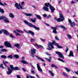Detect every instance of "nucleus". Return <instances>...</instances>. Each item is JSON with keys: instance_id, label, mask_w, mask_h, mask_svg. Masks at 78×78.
Segmentation results:
<instances>
[{"instance_id": "c756f323", "label": "nucleus", "mask_w": 78, "mask_h": 78, "mask_svg": "<svg viewBox=\"0 0 78 78\" xmlns=\"http://www.w3.org/2000/svg\"><path fill=\"white\" fill-rule=\"evenodd\" d=\"M65 70L67 72H71V70L70 69L68 68H67L66 67H65Z\"/></svg>"}, {"instance_id": "864d4df0", "label": "nucleus", "mask_w": 78, "mask_h": 78, "mask_svg": "<svg viewBox=\"0 0 78 78\" xmlns=\"http://www.w3.org/2000/svg\"><path fill=\"white\" fill-rule=\"evenodd\" d=\"M22 69L24 71V72H26V71H26V70H25V69L23 68H22Z\"/></svg>"}, {"instance_id": "bb28decb", "label": "nucleus", "mask_w": 78, "mask_h": 78, "mask_svg": "<svg viewBox=\"0 0 78 78\" xmlns=\"http://www.w3.org/2000/svg\"><path fill=\"white\" fill-rule=\"evenodd\" d=\"M0 51H2V52H6V51H7V50L6 49L3 48Z\"/></svg>"}, {"instance_id": "58836bf2", "label": "nucleus", "mask_w": 78, "mask_h": 78, "mask_svg": "<svg viewBox=\"0 0 78 78\" xmlns=\"http://www.w3.org/2000/svg\"><path fill=\"white\" fill-rule=\"evenodd\" d=\"M0 12L2 13L5 12V11H4L3 9H2L1 7H0Z\"/></svg>"}, {"instance_id": "8fccbe9b", "label": "nucleus", "mask_w": 78, "mask_h": 78, "mask_svg": "<svg viewBox=\"0 0 78 78\" xmlns=\"http://www.w3.org/2000/svg\"><path fill=\"white\" fill-rule=\"evenodd\" d=\"M55 38L56 40H57V41H59V38L55 36Z\"/></svg>"}, {"instance_id": "e2e57ef3", "label": "nucleus", "mask_w": 78, "mask_h": 78, "mask_svg": "<svg viewBox=\"0 0 78 78\" xmlns=\"http://www.w3.org/2000/svg\"><path fill=\"white\" fill-rule=\"evenodd\" d=\"M20 9H23V8H22V5L20 6Z\"/></svg>"}, {"instance_id": "49530a36", "label": "nucleus", "mask_w": 78, "mask_h": 78, "mask_svg": "<svg viewBox=\"0 0 78 78\" xmlns=\"http://www.w3.org/2000/svg\"><path fill=\"white\" fill-rule=\"evenodd\" d=\"M8 58H10V59H12V55H9L7 57Z\"/></svg>"}, {"instance_id": "4c0bfd02", "label": "nucleus", "mask_w": 78, "mask_h": 78, "mask_svg": "<svg viewBox=\"0 0 78 78\" xmlns=\"http://www.w3.org/2000/svg\"><path fill=\"white\" fill-rule=\"evenodd\" d=\"M51 67H55V68H56V69H58V67L56 66L54 64H52Z\"/></svg>"}, {"instance_id": "7ed1b4c3", "label": "nucleus", "mask_w": 78, "mask_h": 78, "mask_svg": "<svg viewBox=\"0 0 78 78\" xmlns=\"http://www.w3.org/2000/svg\"><path fill=\"white\" fill-rule=\"evenodd\" d=\"M36 50L34 49V48L30 50L32 56L33 57H34V56H35L36 57V58H37L38 59H41L42 61H43V62H45L44 60L42 58H40L39 57H38L37 55H34V54H35V53H36Z\"/></svg>"}, {"instance_id": "6ab92c4d", "label": "nucleus", "mask_w": 78, "mask_h": 78, "mask_svg": "<svg viewBox=\"0 0 78 78\" xmlns=\"http://www.w3.org/2000/svg\"><path fill=\"white\" fill-rule=\"evenodd\" d=\"M14 46V47H16L20 49V44L18 43L15 44Z\"/></svg>"}, {"instance_id": "37998d69", "label": "nucleus", "mask_w": 78, "mask_h": 78, "mask_svg": "<svg viewBox=\"0 0 78 78\" xmlns=\"http://www.w3.org/2000/svg\"><path fill=\"white\" fill-rule=\"evenodd\" d=\"M35 39L31 38L30 39V42H31L32 41H35Z\"/></svg>"}, {"instance_id": "69168bd1", "label": "nucleus", "mask_w": 78, "mask_h": 78, "mask_svg": "<svg viewBox=\"0 0 78 78\" xmlns=\"http://www.w3.org/2000/svg\"><path fill=\"white\" fill-rule=\"evenodd\" d=\"M24 2H22V3H21V5H23L24 4Z\"/></svg>"}, {"instance_id": "423d86ee", "label": "nucleus", "mask_w": 78, "mask_h": 78, "mask_svg": "<svg viewBox=\"0 0 78 78\" xmlns=\"http://www.w3.org/2000/svg\"><path fill=\"white\" fill-rule=\"evenodd\" d=\"M4 45L5 47H9V48H11L12 49L14 48L12 47L10 42H8L6 41L4 42Z\"/></svg>"}, {"instance_id": "a878e982", "label": "nucleus", "mask_w": 78, "mask_h": 78, "mask_svg": "<svg viewBox=\"0 0 78 78\" xmlns=\"http://www.w3.org/2000/svg\"><path fill=\"white\" fill-rule=\"evenodd\" d=\"M51 58H52V57H49V59H48L47 58H46L45 59H46V60H47V61H49V62H51Z\"/></svg>"}, {"instance_id": "13d9d810", "label": "nucleus", "mask_w": 78, "mask_h": 78, "mask_svg": "<svg viewBox=\"0 0 78 78\" xmlns=\"http://www.w3.org/2000/svg\"><path fill=\"white\" fill-rule=\"evenodd\" d=\"M50 46H48V48H49V50H51V47H50Z\"/></svg>"}, {"instance_id": "0eeeda50", "label": "nucleus", "mask_w": 78, "mask_h": 78, "mask_svg": "<svg viewBox=\"0 0 78 78\" xmlns=\"http://www.w3.org/2000/svg\"><path fill=\"white\" fill-rule=\"evenodd\" d=\"M56 54L58 55V56L59 58H62V59H64V57L62 54L59 51L55 52Z\"/></svg>"}, {"instance_id": "4d7b16f0", "label": "nucleus", "mask_w": 78, "mask_h": 78, "mask_svg": "<svg viewBox=\"0 0 78 78\" xmlns=\"http://www.w3.org/2000/svg\"><path fill=\"white\" fill-rule=\"evenodd\" d=\"M3 64H4V65H5V67H8V66H7L6 64L4 62H3Z\"/></svg>"}, {"instance_id": "3c124183", "label": "nucleus", "mask_w": 78, "mask_h": 78, "mask_svg": "<svg viewBox=\"0 0 78 78\" xmlns=\"http://www.w3.org/2000/svg\"><path fill=\"white\" fill-rule=\"evenodd\" d=\"M17 78H21V77H20V75H17Z\"/></svg>"}, {"instance_id": "7c9ffc66", "label": "nucleus", "mask_w": 78, "mask_h": 78, "mask_svg": "<svg viewBox=\"0 0 78 78\" xmlns=\"http://www.w3.org/2000/svg\"><path fill=\"white\" fill-rule=\"evenodd\" d=\"M48 46H50L51 47V48H54V47L53 46V44H51V43H48Z\"/></svg>"}, {"instance_id": "cd10ccee", "label": "nucleus", "mask_w": 78, "mask_h": 78, "mask_svg": "<svg viewBox=\"0 0 78 78\" xmlns=\"http://www.w3.org/2000/svg\"><path fill=\"white\" fill-rule=\"evenodd\" d=\"M9 16L11 18H14V15L12 13H10L9 14Z\"/></svg>"}, {"instance_id": "774afa93", "label": "nucleus", "mask_w": 78, "mask_h": 78, "mask_svg": "<svg viewBox=\"0 0 78 78\" xmlns=\"http://www.w3.org/2000/svg\"><path fill=\"white\" fill-rule=\"evenodd\" d=\"M41 41H45V40L44 39L43 40L41 38Z\"/></svg>"}, {"instance_id": "a18cd8bd", "label": "nucleus", "mask_w": 78, "mask_h": 78, "mask_svg": "<svg viewBox=\"0 0 78 78\" xmlns=\"http://www.w3.org/2000/svg\"><path fill=\"white\" fill-rule=\"evenodd\" d=\"M58 61H61L62 62H64V61H63V60H62L60 58H58Z\"/></svg>"}, {"instance_id": "4468645a", "label": "nucleus", "mask_w": 78, "mask_h": 78, "mask_svg": "<svg viewBox=\"0 0 78 78\" xmlns=\"http://www.w3.org/2000/svg\"><path fill=\"white\" fill-rule=\"evenodd\" d=\"M2 2V1L0 0V5L1 6H5H5H7V4H6V3H4V4Z\"/></svg>"}, {"instance_id": "c03bdc74", "label": "nucleus", "mask_w": 78, "mask_h": 78, "mask_svg": "<svg viewBox=\"0 0 78 78\" xmlns=\"http://www.w3.org/2000/svg\"><path fill=\"white\" fill-rule=\"evenodd\" d=\"M68 37L69 39H72V36L69 34L68 35Z\"/></svg>"}, {"instance_id": "f03ea898", "label": "nucleus", "mask_w": 78, "mask_h": 78, "mask_svg": "<svg viewBox=\"0 0 78 78\" xmlns=\"http://www.w3.org/2000/svg\"><path fill=\"white\" fill-rule=\"evenodd\" d=\"M24 22L25 23V24H26L27 25L30 27H33V28H34L35 30H40V29L39 27L35 26L34 25H33L31 23L28 22L27 20H25L24 21Z\"/></svg>"}, {"instance_id": "79ce46f5", "label": "nucleus", "mask_w": 78, "mask_h": 78, "mask_svg": "<svg viewBox=\"0 0 78 78\" xmlns=\"http://www.w3.org/2000/svg\"><path fill=\"white\" fill-rule=\"evenodd\" d=\"M36 45H37V47H38V48H40V47H42V48H44L43 47V46L41 45H39V46L37 44H36Z\"/></svg>"}, {"instance_id": "ea45409f", "label": "nucleus", "mask_w": 78, "mask_h": 78, "mask_svg": "<svg viewBox=\"0 0 78 78\" xmlns=\"http://www.w3.org/2000/svg\"><path fill=\"white\" fill-rule=\"evenodd\" d=\"M31 73H32V74H35V72H34V70H33V69H31Z\"/></svg>"}, {"instance_id": "e433bc0d", "label": "nucleus", "mask_w": 78, "mask_h": 78, "mask_svg": "<svg viewBox=\"0 0 78 78\" xmlns=\"http://www.w3.org/2000/svg\"><path fill=\"white\" fill-rule=\"evenodd\" d=\"M16 31H17V32H18V33H24L23 31L20 30L18 29H17L16 30Z\"/></svg>"}, {"instance_id": "2f4dec72", "label": "nucleus", "mask_w": 78, "mask_h": 78, "mask_svg": "<svg viewBox=\"0 0 78 78\" xmlns=\"http://www.w3.org/2000/svg\"><path fill=\"white\" fill-rule=\"evenodd\" d=\"M49 73H50V74L51 75V76H54V74L53 73V72H52L51 71L49 70Z\"/></svg>"}, {"instance_id": "f257e3e1", "label": "nucleus", "mask_w": 78, "mask_h": 78, "mask_svg": "<svg viewBox=\"0 0 78 78\" xmlns=\"http://www.w3.org/2000/svg\"><path fill=\"white\" fill-rule=\"evenodd\" d=\"M44 5L46 6L44 7L43 8V10H45L46 11H48V10H49V9L48 7H49V8L50 9H51V12H54V11L55 10V9L54 8L53 6H52L49 3H46L44 4Z\"/></svg>"}, {"instance_id": "b1692460", "label": "nucleus", "mask_w": 78, "mask_h": 78, "mask_svg": "<svg viewBox=\"0 0 78 78\" xmlns=\"http://www.w3.org/2000/svg\"><path fill=\"white\" fill-rule=\"evenodd\" d=\"M20 70V68L18 67H14L13 70Z\"/></svg>"}, {"instance_id": "20e7f679", "label": "nucleus", "mask_w": 78, "mask_h": 78, "mask_svg": "<svg viewBox=\"0 0 78 78\" xmlns=\"http://www.w3.org/2000/svg\"><path fill=\"white\" fill-rule=\"evenodd\" d=\"M9 67L8 66L7 68L8 69V71L7 72V75H10L11 73H12V70H14V66L12 65H10Z\"/></svg>"}, {"instance_id": "c9c22d12", "label": "nucleus", "mask_w": 78, "mask_h": 78, "mask_svg": "<svg viewBox=\"0 0 78 78\" xmlns=\"http://www.w3.org/2000/svg\"><path fill=\"white\" fill-rule=\"evenodd\" d=\"M14 57H15L16 59H18V58H19V55L17 54H15L14 55Z\"/></svg>"}, {"instance_id": "aec40b11", "label": "nucleus", "mask_w": 78, "mask_h": 78, "mask_svg": "<svg viewBox=\"0 0 78 78\" xmlns=\"http://www.w3.org/2000/svg\"><path fill=\"white\" fill-rule=\"evenodd\" d=\"M24 14L26 15V16H28V17H31V16H33V14L31 13L28 14L24 13Z\"/></svg>"}, {"instance_id": "338daca9", "label": "nucleus", "mask_w": 78, "mask_h": 78, "mask_svg": "<svg viewBox=\"0 0 78 78\" xmlns=\"http://www.w3.org/2000/svg\"><path fill=\"white\" fill-rule=\"evenodd\" d=\"M22 59L24 60L25 59V57H23L22 58Z\"/></svg>"}, {"instance_id": "a19ab883", "label": "nucleus", "mask_w": 78, "mask_h": 78, "mask_svg": "<svg viewBox=\"0 0 78 78\" xmlns=\"http://www.w3.org/2000/svg\"><path fill=\"white\" fill-rule=\"evenodd\" d=\"M8 34H9L7 35V36H8V35H9L10 37H12V38H14V36H13V35H12V34H9V33H8Z\"/></svg>"}, {"instance_id": "f8f14e48", "label": "nucleus", "mask_w": 78, "mask_h": 78, "mask_svg": "<svg viewBox=\"0 0 78 78\" xmlns=\"http://www.w3.org/2000/svg\"><path fill=\"white\" fill-rule=\"evenodd\" d=\"M21 6L20 5V4L19 3L18 4V3L16 2L15 3V7H16V8L18 9H20V8H19V6Z\"/></svg>"}, {"instance_id": "473e14b6", "label": "nucleus", "mask_w": 78, "mask_h": 78, "mask_svg": "<svg viewBox=\"0 0 78 78\" xmlns=\"http://www.w3.org/2000/svg\"><path fill=\"white\" fill-rule=\"evenodd\" d=\"M59 27L62 28H63L65 30H67V28L63 26H59Z\"/></svg>"}, {"instance_id": "680f3d73", "label": "nucleus", "mask_w": 78, "mask_h": 78, "mask_svg": "<svg viewBox=\"0 0 78 78\" xmlns=\"http://www.w3.org/2000/svg\"><path fill=\"white\" fill-rule=\"evenodd\" d=\"M36 76H37V78H40L39 77V76H38V75H37V74H36Z\"/></svg>"}, {"instance_id": "5701e85b", "label": "nucleus", "mask_w": 78, "mask_h": 78, "mask_svg": "<svg viewBox=\"0 0 78 78\" xmlns=\"http://www.w3.org/2000/svg\"><path fill=\"white\" fill-rule=\"evenodd\" d=\"M49 43L51 44V45L52 44L53 45H55V44H58L57 43H56V41L55 40H53L52 41V42L51 43L50 42H49Z\"/></svg>"}, {"instance_id": "09e8293b", "label": "nucleus", "mask_w": 78, "mask_h": 78, "mask_svg": "<svg viewBox=\"0 0 78 78\" xmlns=\"http://www.w3.org/2000/svg\"><path fill=\"white\" fill-rule=\"evenodd\" d=\"M43 16L44 18H45L47 16V15L46 14H44L43 15Z\"/></svg>"}, {"instance_id": "6e6d98bb", "label": "nucleus", "mask_w": 78, "mask_h": 78, "mask_svg": "<svg viewBox=\"0 0 78 78\" xmlns=\"http://www.w3.org/2000/svg\"><path fill=\"white\" fill-rule=\"evenodd\" d=\"M3 65L2 64H1V65H0V67L1 68H2L3 67Z\"/></svg>"}, {"instance_id": "9b49d317", "label": "nucleus", "mask_w": 78, "mask_h": 78, "mask_svg": "<svg viewBox=\"0 0 78 78\" xmlns=\"http://www.w3.org/2000/svg\"><path fill=\"white\" fill-rule=\"evenodd\" d=\"M24 31L27 33H29V34H31L32 36H34V33L31 30H28V32L27 31L25 30Z\"/></svg>"}, {"instance_id": "0e129e2a", "label": "nucleus", "mask_w": 78, "mask_h": 78, "mask_svg": "<svg viewBox=\"0 0 78 78\" xmlns=\"http://www.w3.org/2000/svg\"><path fill=\"white\" fill-rule=\"evenodd\" d=\"M71 3L72 4H73V3H75V2H73V1H72L71 2Z\"/></svg>"}, {"instance_id": "393cba45", "label": "nucleus", "mask_w": 78, "mask_h": 78, "mask_svg": "<svg viewBox=\"0 0 78 78\" xmlns=\"http://www.w3.org/2000/svg\"><path fill=\"white\" fill-rule=\"evenodd\" d=\"M35 16L38 19H39V20H42V18H41V17L39 15L37 14H35Z\"/></svg>"}, {"instance_id": "2eb2a0df", "label": "nucleus", "mask_w": 78, "mask_h": 78, "mask_svg": "<svg viewBox=\"0 0 78 78\" xmlns=\"http://www.w3.org/2000/svg\"><path fill=\"white\" fill-rule=\"evenodd\" d=\"M13 31L14 33H15V35L16 36H21V35L19 33H17V31L16 30H14Z\"/></svg>"}, {"instance_id": "de8ad7c7", "label": "nucleus", "mask_w": 78, "mask_h": 78, "mask_svg": "<svg viewBox=\"0 0 78 78\" xmlns=\"http://www.w3.org/2000/svg\"><path fill=\"white\" fill-rule=\"evenodd\" d=\"M66 49L65 50V51L66 52H67V51H68V50H69V48L67 47L66 46Z\"/></svg>"}, {"instance_id": "72a5a7b5", "label": "nucleus", "mask_w": 78, "mask_h": 78, "mask_svg": "<svg viewBox=\"0 0 78 78\" xmlns=\"http://www.w3.org/2000/svg\"><path fill=\"white\" fill-rule=\"evenodd\" d=\"M1 58H4V59H6V58H7V57H6V56L4 55H1Z\"/></svg>"}, {"instance_id": "f3484780", "label": "nucleus", "mask_w": 78, "mask_h": 78, "mask_svg": "<svg viewBox=\"0 0 78 78\" xmlns=\"http://www.w3.org/2000/svg\"><path fill=\"white\" fill-rule=\"evenodd\" d=\"M56 20L58 22H62L64 20L62 19L61 18L56 19Z\"/></svg>"}, {"instance_id": "1a4fd4ad", "label": "nucleus", "mask_w": 78, "mask_h": 78, "mask_svg": "<svg viewBox=\"0 0 78 78\" xmlns=\"http://www.w3.org/2000/svg\"><path fill=\"white\" fill-rule=\"evenodd\" d=\"M58 26H56L55 27H51V28L54 30H53V32L54 33H55V34H57L58 33V32L56 31V30H57V29H58Z\"/></svg>"}, {"instance_id": "dca6fc26", "label": "nucleus", "mask_w": 78, "mask_h": 78, "mask_svg": "<svg viewBox=\"0 0 78 78\" xmlns=\"http://www.w3.org/2000/svg\"><path fill=\"white\" fill-rule=\"evenodd\" d=\"M30 20L33 23H35L36 22V18H34V19L32 18H30Z\"/></svg>"}, {"instance_id": "a211bd4d", "label": "nucleus", "mask_w": 78, "mask_h": 78, "mask_svg": "<svg viewBox=\"0 0 78 78\" xmlns=\"http://www.w3.org/2000/svg\"><path fill=\"white\" fill-rule=\"evenodd\" d=\"M69 57H70V56H72L73 57H74V56L73 55V53L72 51H70L69 54Z\"/></svg>"}, {"instance_id": "39448f33", "label": "nucleus", "mask_w": 78, "mask_h": 78, "mask_svg": "<svg viewBox=\"0 0 78 78\" xmlns=\"http://www.w3.org/2000/svg\"><path fill=\"white\" fill-rule=\"evenodd\" d=\"M3 20V21L5 23H9V21L8 20V19L5 16L2 15V16H0V20Z\"/></svg>"}, {"instance_id": "bf43d9fd", "label": "nucleus", "mask_w": 78, "mask_h": 78, "mask_svg": "<svg viewBox=\"0 0 78 78\" xmlns=\"http://www.w3.org/2000/svg\"><path fill=\"white\" fill-rule=\"evenodd\" d=\"M44 24H45V25H46L47 26H48V27H49L50 26V25H49L48 24H47L45 23H44Z\"/></svg>"}, {"instance_id": "4be33fe9", "label": "nucleus", "mask_w": 78, "mask_h": 78, "mask_svg": "<svg viewBox=\"0 0 78 78\" xmlns=\"http://www.w3.org/2000/svg\"><path fill=\"white\" fill-rule=\"evenodd\" d=\"M59 17L60 18L62 19V20H64V17L63 16V15H62V14L60 13V15Z\"/></svg>"}, {"instance_id": "6e6552de", "label": "nucleus", "mask_w": 78, "mask_h": 78, "mask_svg": "<svg viewBox=\"0 0 78 78\" xmlns=\"http://www.w3.org/2000/svg\"><path fill=\"white\" fill-rule=\"evenodd\" d=\"M68 21L69 23H70L71 26L73 28V25H74V27H75V26H78V24H76L74 22L72 23V21L69 19H68Z\"/></svg>"}, {"instance_id": "5fc2aeb1", "label": "nucleus", "mask_w": 78, "mask_h": 78, "mask_svg": "<svg viewBox=\"0 0 78 78\" xmlns=\"http://www.w3.org/2000/svg\"><path fill=\"white\" fill-rule=\"evenodd\" d=\"M74 73H76V75H78V71H75Z\"/></svg>"}, {"instance_id": "052dcab7", "label": "nucleus", "mask_w": 78, "mask_h": 78, "mask_svg": "<svg viewBox=\"0 0 78 78\" xmlns=\"http://www.w3.org/2000/svg\"><path fill=\"white\" fill-rule=\"evenodd\" d=\"M4 46H0V48H3Z\"/></svg>"}, {"instance_id": "412c9836", "label": "nucleus", "mask_w": 78, "mask_h": 78, "mask_svg": "<svg viewBox=\"0 0 78 78\" xmlns=\"http://www.w3.org/2000/svg\"><path fill=\"white\" fill-rule=\"evenodd\" d=\"M21 62L23 63V64H28V63L27 62H26L25 60H21Z\"/></svg>"}, {"instance_id": "603ef678", "label": "nucleus", "mask_w": 78, "mask_h": 78, "mask_svg": "<svg viewBox=\"0 0 78 78\" xmlns=\"http://www.w3.org/2000/svg\"><path fill=\"white\" fill-rule=\"evenodd\" d=\"M29 78H35V77H34L33 76H31L30 75L29 76Z\"/></svg>"}, {"instance_id": "ddd939ff", "label": "nucleus", "mask_w": 78, "mask_h": 78, "mask_svg": "<svg viewBox=\"0 0 78 78\" xmlns=\"http://www.w3.org/2000/svg\"><path fill=\"white\" fill-rule=\"evenodd\" d=\"M37 65L38 71L40 72H42V70L41 69V67H40V66L39 65V64H37Z\"/></svg>"}, {"instance_id": "c85d7f7f", "label": "nucleus", "mask_w": 78, "mask_h": 78, "mask_svg": "<svg viewBox=\"0 0 78 78\" xmlns=\"http://www.w3.org/2000/svg\"><path fill=\"white\" fill-rule=\"evenodd\" d=\"M56 45L58 48H63L61 46H59L58 43H56Z\"/></svg>"}, {"instance_id": "f704fd0d", "label": "nucleus", "mask_w": 78, "mask_h": 78, "mask_svg": "<svg viewBox=\"0 0 78 78\" xmlns=\"http://www.w3.org/2000/svg\"><path fill=\"white\" fill-rule=\"evenodd\" d=\"M62 74L64 76H66V77H68V75H67V74H66V73L65 72L62 73Z\"/></svg>"}, {"instance_id": "9d476101", "label": "nucleus", "mask_w": 78, "mask_h": 78, "mask_svg": "<svg viewBox=\"0 0 78 78\" xmlns=\"http://www.w3.org/2000/svg\"><path fill=\"white\" fill-rule=\"evenodd\" d=\"M2 32H3L4 34H6V35L9 34H8V31L6 30L2 29V30H0V34H2Z\"/></svg>"}]
</instances>
